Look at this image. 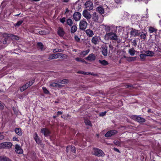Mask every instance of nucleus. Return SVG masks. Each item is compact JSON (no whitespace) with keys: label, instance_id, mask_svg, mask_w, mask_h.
Masks as SVG:
<instances>
[{"label":"nucleus","instance_id":"nucleus-16","mask_svg":"<svg viewBox=\"0 0 161 161\" xmlns=\"http://www.w3.org/2000/svg\"><path fill=\"white\" fill-rule=\"evenodd\" d=\"M134 118L139 123H143L145 121L144 119L139 116L135 115L134 116Z\"/></svg>","mask_w":161,"mask_h":161},{"label":"nucleus","instance_id":"nucleus-62","mask_svg":"<svg viewBox=\"0 0 161 161\" xmlns=\"http://www.w3.org/2000/svg\"><path fill=\"white\" fill-rule=\"evenodd\" d=\"M62 112L61 111H58L57 113V115L58 116L60 115H61L62 114Z\"/></svg>","mask_w":161,"mask_h":161},{"label":"nucleus","instance_id":"nucleus-18","mask_svg":"<svg viewBox=\"0 0 161 161\" xmlns=\"http://www.w3.org/2000/svg\"><path fill=\"white\" fill-rule=\"evenodd\" d=\"M96 11L101 14H104L105 12L104 9L101 6L97 7L96 8Z\"/></svg>","mask_w":161,"mask_h":161},{"label":"nucleus","instance_id":"nucleus-48","mask_svg":"<svg viewBox=\"0 0 161 161\" xmlns=\"http://www.w3.org/2000/svg\"><path fill=\"white\" fill-rule=\"evenodd\" d=\"M125 87L126 88H129L130 87V89L132 88H134V86L133 85L130 84H126L125 85Z\"/></svg>","mask_w":161,"mask_h":161},{"label":"nucleus","instance_id":"nucleus-20","mask_svg":"<svg viewBox=\"0 0 161 161\" xmlns=\"http://www.w3.org/2000/svg\"><path fill=\"white\" fill-rule=\"evenodd\" d=\"M14 131L15 133L19 136H21L22 134L21 129L20 128H17L15 129Z\"/></svg>","mask_w":161,"mask_h":161},{"label":"nucleus","instance_id":"nucleus-46","mask_svg":"<svg viewBox=\"0 0 161 161\" xmlns=\"http://www.w3.org/2000/svg\"><path fill=\"white\" fill-rule=\"evenodd\" d=\"M71 150L72 153H76V149L74 146H71Z\"/></svg>","mask_w":161,"mask_h":161},{"label":"nucleus","instance_id":"nucleus-52","mask_svg":"<svg viewBox=\"0 0 161 161\" xmlns=\"http://www.w3.org/2000/svg\"><path fill=\"white\" fill-rule=\"evenodd\" d=\"M132 45L133 46L136 47L137 45L136 41V40H134L132 42Z\"/></svg>","mask_w":161,"mask_h":161},{"label":"nucleus","instance_id":"nucleus-33","mask_svg":"<svg viewBox=\"0 0 161 161\" xmlns=\"http://www.w3.org/2000/svg\"><path fill=\"white\" fill-rule=\"evenodd\" d=\"M27 84H25L20 89V91L21 92H23L27 88L29 87L28 86V85H27Z\"/></svg>","mask_w":161,"mask_h":161},{"label":"nucleus","instance_id":"nucleus-60","mask_svg":"<svg viewBox=\"0 0 161 161\" xmlns=\"http://www.w3.org/2000/svg\"><path fill=\"white\" fill-rule=\"evenodd\" d=\"M13 139L14 141H15L17 142L19 141L18 139L15 137H14L13 138Z\"/></svg>","mask_w":161,"mask_h":161},{"label":"nucleus","instance_id":"nucleus-10","mask_svg":"<svg viewBox=\"0 0 161 161\" xmlns=\"http://www.w3.org/2000/svg\"><path fill=\"white\" fill-rule=\"evenodd\" d=\"M81 16V15L80 13L76 12L74 14L73 18L75 21H78L80 19Z\"/></svg>","mask_w":161,"mask_h":161},{"label":"nucleus","instance_id":"nucleus-22","mask_svg":"<svg viewBox=\"0 0 161 161\" xmlns=\"http://www.w3.org/2000/svg\"><path fill=\"white\" fill-rule=\"evenodd\" d=\"M0 161H12L11 160L8 158L4 156H0Z\"/></svg>","mask_w":161,"mask_h":161},{"label":"nucleus","instance_id":"nucleus-27","mask_svg":"<svg viewBox=\"0 0 161 161\" xmlns=\"http://www.w3.org/2000/svg\"><path fill=\"white\" fill-rule=\"evenodd\" d=\"M98 62L103 65L105 66L108 64V62L105 60H99Z\"/></svg>","mask_w":161,"mask_h":161},{"label":"nucleus","instance_id":"nucleus-3","mask_svg":"<svg viewBox=\"0 0 161 161\" xmlns=\"http://www.w3.org/2000/svg\"><path fill=\"white\" fill-rule=\"evenodd\" d=\"M101 15H99L97 13L94 12L92 15L91 17L93 21L96 22H101L102 20L100 19Z\"/></svg>","mask_w":161,"mask_h":161},{"label":"nucleus","instance_id":"nucleus-53","mask_svg":"<svg viewBox=\"0 0 161 161\" xmlns=\"http://www.w3.org/2000/svg\"><path fill=\"white\" fill-rule=\"evenodd\" d=\"M114 143L116 145L119 146L120 145V142L119 141L117 140H114Z\"/></svg>","mask_w":161,"mask_h":161},{"label":"nucleus","instance_id":"nucleus-8","mask_svg":"<svg viewBox=\"0 0 161 161\" xmlns=\"http://www.w3.org/2000/svg\"><path fill=\"white\" fill-rule=\"evenodd\" d=\"M141 34V32L138 30L132 28L130 32V34L134 36H139Z\"/></svg>","mask_w":161,"mask_h":161},{"label":"nucleus","instance_id":"nucleus-38","mask_svg":"<svg viewBox=\"0 0 161 161\" xmlns=\"http://www.w3.org/2000/svg\"><path fill=\"white\" fill-rule=\"evenodd\" d=\"M23 22V20H19L14 25V26H17L18 27H19L21 24Z\"/></svg>","mask_w":161,"mask_h":161},{"label":"nucleus","instance_id":"nucleus-54","mask_svg":"<svg viewBox=\"0 0 161 161\" xmlns=\"http://www.w3.org/2000/svg\"><path fill=\"white\" fill-rule=\"evenodd\" d=\"M66 21V18L65 17H63L62 19H60V21L62 23H64V22H65Z\"/></svg>","mask_w":161,"mask_h":161},{"label":"nucleus","instance_id":"nucleus-28","mask_svg":"<svg viewBox=\"0 0 161 161\" xmlns=\"http://www.w3.org/2000/svg\"><path fill=\"white\" fill-rule=\"evenodd\" d=\"M58 82L61 83L63 84H67L69 83V80L67 79H64L62 80H59L58 81Z\"/></svg>","mask_w":161,"mask_h":161},{"label":"nucleus","instance_id":"nucleus-1","mask_svg":"<svg viewBox=\"0 0 161 161\" xmlns=\"http://www.w3.org/2000/svg\"><path fill=\"white\" fill-rule=\"evenodd\" d=\"M92 154L98 157H103L105 155L101 149L97 148H93Z\"/></svg>","mask_w":161,"mask_h":161},{"label":"nucleus","instance_id":"nucleus-40","mask_svg":"<svg viewBox=\"0 0 161 161\" xmlns=\"http://www.w3.org/2000/svg\"><path fill=\"white\" fill-rule=\"evenodd\" d=\"M75 60L78 62H81L82 63L84 62V59H82V58H75Z\"/></svg>","mask_w":161,"mask_h":161},{"label":"nucleus","instance_id":"nucleus-6","mask_svg":"<svg viewBox=\"0 0 161 161\" xmlns=\"http://www.w3.org/2000/svg\"><path fill=\"white\" fill-rule=\"evenodd\" d=\"M87 25V22L84 20H81L80 22V29L81 30H85Z\"/></svg>","mask_w":161,"mask_h":161},{"label":"nucleus","instance_id":"nucleus-32","mask_svg":"<svg viewBox=\"0 0 161 161\" xmlns=\"http://www.w3.org/2000/svg\"><path fill=\"white\" fill-rule=\"evenodd\" d=\"M89 50L88 49L86 51H83L81 52L80 55L83 56V57L85 56L89 52Z\"/></svg>","mask_w":161,"mask_h":161},{"label":"nucleus","instance_id":"nucleus-42","mask_svg":"<svg viewBox=\"0 0 161 161\" xmlns=\"http://www.w3.org/2000/svg\"><path fill=\"white\" fill-rule=\"evenodd\" d=\"M34 80H32L27 83V84L28 85H27L29 87L33 85V84L34 83Z\"/></svg>","mask_w":161,"mask_h":161},{"label":"nucleus","instance_id":"nucleus-13","mask_svg":"<svg viewBox=\"0 0 161 161\" xmlns=\"http://www.w3.org/2000/svg\"><path fill=\"white\" fill-rule=\"evenodd\" d=\"M15 151L18 154H22L23 151L19 145L16 144L15 145Z\"/></svg>","mask_w":161,"mask_h":161},{"label":"nucleus","instance_id":"nucleus-11","mask_svg":"<svg viewBox=\"0 0 161 161\" xmlns=\"http://www.w3.org/2000/svg\"><path fill=\"white\" fill-rule=\"evenodd\" d=\"M96 58L95 55L93 53H91L87 57L85 58L86 60L90 61H94Z\"/></svg>","mask_w":161,"mask_h":161},{"label":"nucleus","instance_id":"nucleus-26","mask_svg":"<svg viewBox=\"0 0 161 161\" xmlns=\"http://www.w3.org/2000/svg\"><path fill=\"white\" fill-rule=\"evenodd\" d=\"M77 27L76 25H73L71 28V32L72 33H74L77 30Z\"/></svg>","mask_w":161,"mask_h":161},{"label":"nucleus","instance_id":"nucleus-47","mask_svg":"<svg viewBox=\"0 0 161 161\" xmlns=\"http://www.w3.org/2000/svg\"><path fill=\"white\" fill-rule=\"evenodd\" d=\"M105 29L107 32H108L110 31V27L109 26L106 25L105 26Z\"/></svg>","mask_w":161,"mask_h":161},{"label":"nucleus","instance_id":"nucleus-24","mask_svg":"<svg viewBox=\"0 0 161 161\" xmlns=\"http://www.w3.org/2000/svg\"><path fill=\"white\" fill-rule=\"evenodd\" d=\"M145 53H146L145 54L146 56H151L152 57L153 56L154 53L153 52L148 50L146 51L145 52Z\"/></svg>","mask_w":161,"mask_h":161},{"label":"nucleus","instance_id":"nucleus-36","mask_svg":"<svg viewBox=\"0 0 161 161\" xmlns=\"http://www.w3.org/2000/svg\"><path fill=\"white\" fill-rule=\"evenodd\" d=\"M146 56L145 54H142L140 55V58L142 60V61L145 60Z\"/></svg>","mask_w":161,"mask_h":161},{"label":"nucleus","instance_id":"nucleus-5","mask_svg":"<svg viewBox=\"0 0 161 161\" xmlns=\"http://www.w3.org/2000/svg\"><path fill=\"white\" fill-rule=\"evenodd\" d=\"M12 145V144L11 142H2L0 144V149H9L11 147Z\"/></svg>","mask_w":161,"mask_h":161},{"label":"nucleus","instance_id":"nucleus-2","mask_svg":"<svg viewBox=\"0 0 161 161\" xmlns=\"http://www.w3.org/2000/svg\"><path fill=\"white\" fill-rule=\"evenodd\" d=\"M105 38L107 40H118V36L113 32L106 33L105 36Z\"/></svg>","mask_w":161,"mask_h":161},{"label":"nucleus","instance_id":"nucleus-56","mask_svg":"<svg viewBox=\"0 0 161 161\" xmlns=\"http://www.w3.org/2000/svg\"><path fill=\"white\" fill-rule=\"evenodd\" d=\"M12 37H13V39H15L16 40H18L19 39V38L17 36L14 35H13V36H12Z\"/></svg>","mask_w":161,"mask_h":161},{"label":"nucleus","instance_id":"nucleus-17","mask_svg":"<svg viewBox=\"0 0 161 161\" xmlns=\"http://www.w3.org/2000/svg\"><path fill=\"white\" fill-rule=\"evenodd\" d=\"M64 32L63 28L60 27L58 28V34L61 37H63L64 34Z\"/></svg>","mask_w":161,"mask_h":161},{"label":"nucleus","instance_id":"nucleus-35","mask_svg":"<svg viewBox=\"0 0 161 161\" xmlns=\"http://www.w3.org/2000/svg\"><path fill=\"white\" fill-rule=\"evenodd\" d=\"M67 24L69 26H71L73 24L72 20L70 19H68L67 20Z\"/></svg>","mask_w":161,"mask_h":161},{"label":"nucleus","instance_id":"nucleus-44","mask_svg":"<svg viewBox=\"0 0 161 161\" xmlns=\"http://www.w3.org/2000/svg\"><path fill=\"white\" fill-rule=\"evenodd\" d=\"M105 137H108L112 136L111 133L110 132V131H109L107 133H106L105 134Z\"/></svg>","mask_w":161,"mask_h":161},{"label":"nucleus","instance_id":"nucleus-55","mask_svg":"<svg viewBox=\"0 0 161 161\" xmlns=\"http://www.w3.org/2000/svg\"><path fill=\"white\" fill-rule=\"evenodd\" d=\"M75 39L77 42H79L80 40V39L77 36H75Z\"/></svg>","mask_w":161,"mask_h":161},{"label":"nucleus","instance_id":"nucleus-25","mask_svg":"<svg viewBox=\"0 0 161 161\" xmlns=\"http://www.w3.org/2000/svg\"><path fill=\"white\" fill-rule=\"evenodd\" d=\"M148 31L150 33L153 32L156 33L157 32V30L153 27H149L148 29Z\"/></svg>","mask_w":161,"mask_h":161},{"label":"nucleus","instance_id":"nucleus-63","mask_svg":"<svg viewBox=\"0 0 161 161\" xmlns=\"http://www.w3.org/2000/svg\"><path fill=\"white\" fill-rule=\"evenodd\" d=\"M114 151L118 152V153H120V151H119V150L117 148H114Z\"/></svg>","mask_w":161,"mask_h":161},{"label":"nucleus","instance_id":"nucleus-45","mask_svg":"<svg viewBox=\"0 0 161 161\" xmlns=\"http://www.w3.org/2000/svg\"><path fill=\"white\" fill-rule=\"evenodd\" d=\"M42 89L45 93L47 94L49 93V92L47 90L46 87H42Z\"/></svg>","mask_w":161,"mask_h":161},{"label":"nucleus","instance_id":"nucleus-64","mask_svg":"<svg viewBox=\"0 0 161 161\" xmlns=\"http://www.w3.org/2000/svg\"><path fill=\"white\" fill-rule=\"evenodd\" d=\"M58 50H57V49H55L53 50V52L54 53L58 52Z\"/></svg>","mask_w":161,"mask_h":161},{"label":"nucleus","instance_id":"nucleus-9","mask_svg":"<svg viewBox=\"0 0 161 161\" xmlns=\"http://www.w3.org/2000/svg\"><path fill=\"white\" fill-rule=\"evenodd\" d=\"M102 53L103 56H106L108 54V47L106 45H103L101 47Z\"/></svg>","mask_w":161,"mask_h":161},{"label":"nucleus","instance_id":"nucleus-41","mask_svg":"<svg viewBox=\"0 0 161 161\" xmlns=\"http://www.w3.org/2000/svg\"><path fill=\"white\" fill-rule=\"evenodd\" d=\"M85 123L86 125H88L89 126H92V124L91 121L89 120H85Z\"/></svg>","mask_w":161,"mask_h":161},{"label":"nucleus","instance_id":"nucleus-12","mask_svg":"<svg viewBox=\"0 0 161 161\" xmlns=\"http://www.w3.org/2000/svg\"><path fill=\"white\" fill-rule=\"evenodd\" d=\"M83 16L87 19H90L91 17V15L86 10H84L82 14Z\"/></svg>","mask_w":161,"mask_h":161},{"label":"nucleus","instance_id":"nucleus-15","mask_svg":"<svg viewBox=\"0 0 161 161\" xmlns=\"http://www.w3.org/2000/svg\"><path fill=\"white\" fill-rule=\"evenodd\" d=\"M41 132L44 134L45 136H48L50 133L49 130L46 128L42 129L41 130Z\"/></svg>","mask_w":161,"mask_h":161},{"label":"nucleus","instance_id":"nucleus-58","mask_svg":"<svg viewBox=\"0 0 161 161\" xmlns=\"http://www.w3.org/2000/svg\"><path fill=\"white\" fill-rule=\"evenodd\" d=\"M4 138V136L0 133V140L3 139Z\"/></svg>","mask_w":161,"mask_h":161},{"label":"nucleus","instance_id":"nucleus-29","mask_svg":"<svg viewBox=\"0 0 161 161\" xmlns=\"http://www.w3.org/2000/svg\"><path fill=\"white\" fill-rule=\"evenodd\" d=\"M38 48L40 49L41 51L43 50L44 46L43 44L41 42H38L37 43Z\"/></svg>","mask_w":161,"mask_h":161},{"label":"nucleus","instance_id":"nucleus-30","mask_svg":"<svg viewBox=\"0 0 161 161\" xmlns=\"http://www.w3.org/2000/svg\"><path fill=\"white\" fill-rule=\"evenodd\" d=\"M140 35V38L142 39L143 40H145L146 38V35L147 34V33H144L143 32H142L141 33Z\"/></svg>","mask_w":161,"mask_h":161},{"label":"nucleus","instance_id":"nucleus-4","mask_svg":"<svg viewBox=\"0 0 161 161\" xmlns=\"http://www.w3.org/2000/svg\"><path fill=\"white\" fill-rule=\"evenodd\" d=\"M13 36V34H8L7 33H0V37L2 36L3 38H4L3 42V43L4 44H7L8 38L12 37Z\"/></svg>","mask_w":161,"mask_h":161},{"label":"nucleus","instance_id":"nucleus-43","mask_svg":"<svg viewBox=\"0 0 161 161\" xmlns=\"http://www.w3.org/2000/svg\"><path fill=\"white\" fill-rule=\"evenodd\" d=\"M39 33L40 35H46L48 33L45 31H41L39 32Z\"/></svg>","mask_w":161,"mask_h":161},{"label":"nucleus","instance_id":"nucleus-39","mask_svg":"<svg viewBox=\"0 0 161 161\" xmlns=\"http://www.w3.org/2000/svg\"><path fill=\"white\" fill-rule=\"evenodd\" d=\"M58 83H57L53 82L50 84V86L53 87H57Z\"/></svg>","mask_w":161,"mask_h":161},{"label":"nucleus","instance_id":"nucleus-61","mask_svg":"<svg viewBox=\"0 0 161 161\" xmlns=\"http://www.w3.org/2000/svg\"><path fill=\"white\" fill-rule=\"evenodd\" d=\"M64 86L63 85L61 84H58V88H62Z\"/></svg>","mask_w":161,"mask_h":161},{"label":"nucleus","instance_id":"nucleus-14","mask_svg":"<svg viewBox=\"0 0 161 161\" xmlns=\"http://www.w3.org/2000/svg\"><path fill=\"white\" fill-rule=\"evenodd\" d=\"M99 39H100V38L98 36H95L92 38V42L95 45H96L98 44L99 42Z\"/></svg>","mask_w":161,"mask_h":161},{"label":"nucleus","instance_id":"nucleus-50","mask_svg":"<svg viewBox=\"0 0 161 161\" xmlns=\"http://www.w3.org/2000/svg\"><path fill=\"white\" fill-rule=\"evenodd\" d=\"M4 104L1 103V102L0 101V109L3 110L4 109Z\"/></svg>","mask_w":161,"mask_h":161},{"label":"nucleus","instance_id":"nucleus-34","mask_svg":"<svg viewBox=\"0 0 161 161\" xmlns=\"http://www.w3.org/2000/svg\"><path fill=\"white\" fill-rule=\"evenodd\" d=\"M77 73L79 74H82L87 75H89L91 73L90 72H84L83 71H79L77 72Z\"/></svg>","mask_w":161,"mask_h":161},{"label":"nucleus","instance_id":"nucleus-23","mask_svg":"<svg viewBox=\"0 0 161 161\" xmlns=\"http://www.w3.org/2000/svg\"><path fill=\"white\" fill-rule=\"evenodd\" d=\"M136 52V51L135 50L134 48H132L129 49L128 51L130 55L132 56H133L135 55Z\"/></svg>","mask_w":161,"mask_h":161},{"label":"nucleus","instance_id":"nucleus-21","mask_svg":"<svg viewBox=\"0 0 161 161\" xmlns=\"http://www.w3.org/2000/svg\"><path fill=\"white\" fill-rule=\"evenodd\" d=\"M58 55L57 54H52L50 55L49 56V58L48 59L49 60L53 59L54 58H58Z\"/></svg>","mask_w":161,"mask_h":161},{"label":"nucleus","instance_id":"nucleus-37","mask_svg":"<svg viewBox=\"0 0 161 161\" xmlns=\"http://www.w3.org/2000/svg\"><path fill=\"white\" fill-rule=\"evenodd\" d=\"M58 58H64L66 55L63 53H58Z\"/></svg>","mask_w":161,"mask_h":161},{"label":"nucleus","instance_id":"nucleus-57","mask_svg":"<svg viewBox=\"0 0 161 161\" xmlns=\"http://www.w3.org/2000/svg\"><path fill=\"white\" fill-rule=\"evenodd\" d=\"M37 144H40L41 142V140H40V139L39 138H37V139H36L35 140Z\"/></svg>","mask_w":161,"mask_h":161},{"label":"nucleus","instance_id":"nucleus-51","mask_svg":"<svg viewBox=\"0 0 161 161\" xmlns=\"http://www.w3.org/2000/svg\"><path fill=\"white\" fill-rule=\"evenodd\" d=\"M107 113L106 111H104L103 112H101L99 113L100 116H103L105 115Z\"/></svg>","mask_w":161,"mask_h":161},{"label":"nucleus","instance_id":"nucleus-31","mask_svg":"<svg viewBox=\"0 0 161 161\" xmlns=\"http://www.w3.org/2000/svg\"><path fill=\"white\" fill-rule=\"evenodd\" d=\"M136 57H128L127 58V60L128 62H131L132 61H134L136 60Z\"/></svg>","mask_w":161,"mask_h":161},{"label":"nucleus","instance_id":"nucleus-19","mask_svg":"<svg viewBox=\"0 0 161 161\" xmlns=\"http://www.w3.org/2000/svg\"><path fill=\"white\" fill-rule=\"evenodd\" d=\"M86 32L87 36L89 37H92L94 34L92 31L90 29H87L86 31Z\"/></svg>","mask_w":161,"mask_h":161},{"label":"nucleus","instance_id":"nucleus-49","mask_svg":"<svg viewBox=\"0 0 161 161\" xmlns=\"http://www.w3.org/2000/svg\"><path fill=\"white\" fill-rule=\"evenodd\" d=\"M111 133V135L112 136L114 135L117 133V131L116 130H110Z\"/></svg>","mask_w":161,"mask_h":161},{"label":"nucleus","instance_id":"nucleus-7","mask_svg":"<svg viewBox=\"0 0 161 161\" xmlns=\"http://www.w3.org/2000/svg\"><path fill=\"white\" fill-rule=\"evenodd\" d=\"M85 6L88 10H91L93 9V8L92 3L90 1H88L86 2Z\"/></svg>","mask_w":161,"mask_h":161},{"label":"nucleus","instance_id":"nucleus-59","mask_svg":"<svg viewBox=\"0 0 161 161\" xmlns=\"http://www.w3.org/2000/svg\"><path fill=\"white\" fill-rule=\"evenodd\" d=\"M38 138V136L37 134L36 133H35L34 134V139L35 140L36 139H37V138Z\"/></svg>","mask_w":161,"mask_h":161}]
</instances>
